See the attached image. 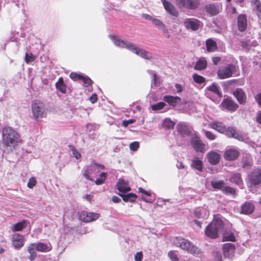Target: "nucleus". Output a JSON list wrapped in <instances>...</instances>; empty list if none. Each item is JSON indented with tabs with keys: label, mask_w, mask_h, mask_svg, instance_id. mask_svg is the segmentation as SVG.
Here are the masks:
<instances>
[{
	"label": "nucleus",
	"mask_w": 261,
	"mask_h": 261,
	"mask_svg": "<svg viewBox=\"0 0 261 261\" xmlns=\"http://www.w3.org/2000/svg\"><path fill=\"white\" fill-rule=\"evenodd\" d=\"M254 208L252 202H246L241 205V213L245 215L251 214L253 212Z\"/></svg>",
	"instance_id": "6ab92c4d"
},
{
	"label": "nucleus",
	"mask_w": 261,
	"mask_h": 261,
	"mask_svg": "<svg viewBox=\"0 0 261 261\" xmlns=\"http://www.w3.org/2000/svg\"><path fill=\"white\" fill-rule=\"evenodd\" d=\"M222 191L225 194H230L231 195L236 194L235 189L229 186H224Z\"/></svg>",
	"instance_id": "79ce46f5"
},
{
	"label": "nucleus",
	"mask_w": 261,
	"mask_h": 261,
	"mask_svg": "<svg viewBox=\"0 0 261 261\" xmlns=\"http://www.w3.org/2000/svg\"><path fill=\"white\" fill-rule=\"evenodd\" d=\"M72 154L76 159H80L81 156L80 153L76 149H72Z\"/></svg>",
	"instance_id": "4d7b16f0"
},
{
	"label": "nucleus",
	"mask_w": 261,
	"mask_h": 261,
	"mask_svg": "<svg viewBox=\"0 0 261 261\" xmlns=\"http://www.w3.org/2000/svg\"><path fill=\"white\" fill-rule=\"evenodd\" d=\"M249 182L251 186H256L261 184V168L256 169L250 174Z\"/></svg>",
	"instance_id": "6e6552de"
},
{
	"label": "nucleus",
	"mask_w": 261,
	"mask_h": 261,
	"mask_svg": "<svg viewBox=\"0 0 261 261\" xmlns=\"http://www.w3.org/2000/svg\"><path fill=\"white\" fill-rule=\"evenodd\" d=\"M224 225L222 219L218 216H215L213 221L205 228V236L211 239L217 238L219 232L222 230Z\"/></svg>",
	"instance_id": "20e7f679"
},
{
	"label": "nucleus",
	"mask_w": 261,
	"mask_h": 261,
	"mask_svg": "<svg viewBox=\"0 0 261 261\" xmlns=\"http://www.w3.org/2000/svg\"><path fill=\"white\" fill-rule=\"evenodd\" d=\"M205 95L211 99H212V97L215 96L220 97L221 93L220 91V87L215 84H212L211 86L207 87L205 91Z\"/></svg>",
	"instance_id": "ddd939ff"
},
{
	"label": "nucleus",
	"mask_w": 261,
	"mask_h": 261,
	"mask_svg": "<svg viewBox=\"0 0 261 261\" xmlns=\"http://www.w3.org/2000/svg\"><path fill=\"white\" fill-rule=\"evenodd\" d=\"M192 168L196 169L198 171H202L203 169V164L201 160L198 158H194L192 160L191 165Z\"/></svg>",
	"instance_id": "cd10ccee"
},
{
	"label": "nucleus",
	"mask_w": 261,
	"mask_h": 261,
	"mask_svg": "<svg viewBox=\"0 0 261 261\" xmlns=\"http://www.w3.org/2000/svg\"><path fill=\"white\" fill-rule=\"evenodd\" d=\"M152 22L153 24L156 27H158V28L163 31L164 32H167V30L166 29V26L163 24V23L159 19L156 18H153L152 20Z\"/></svg>",
	"instance_id": "e433bc0d"
},
{
	"label": "nucleus",
	"mask_w": 261,
	"mask_h": 261,
	"mask_svg": "<svg viewBox=\"0 0 261 261\" xmlns=\"http://www.w3.org/2000/svg\"><path fill=\"white\" fill-rule=\"evenodd\" d=\"M207 66V61L206 59L202 57L200 58L196 62L194 68L196 70H202L205 69Z\"/></svg>",
	"instance_id": "c756f323"
},
{
	"label": "nucleus",
	"mask_w": 261,
	"mask_h": 261,
	"mask_svg": "<svg viewBox=\"0 0 261 261\" xmlns=\"http://www.w3.org/2000/svg\"><path fill=\"white\" fill-rule=\"evenodd\" d=\"M56 86L58 90L63 93H65L66 92V86L64 83L62 77H60L58 82L56 83Z\"/></svg>",
	"instance_id": "f704fd0d"
},
{
	"label": "nucleus",
	"mask_w": 261,
	"mask_h": 261,
	"mask_svg": "<svg viewBox=\"0 0 261 261\" xmlns=\"http://www.w3.org/2000/svg\"><path fill=\"white\" fill-rule=\"evenodd\" d=\"M203 132H204L205 137L210 140H214L216 139V136L215 135H214L212 132L206 130H203Z\"/></svg>",
	"instance_id": "de8ad7c7"
},
{
	"label": "nucleus",
	"mask_w": 261,
	"mask_h": 261,
	"mask_svg": "<svg viewBox=\"0 0 261 261\" xmlns=\"http://www.w3.org/2000/svg\"><path fill=\"white\" fill-rule=\"evenodd\" d=\"M79 217L80 220L84 222H90L98 219L99 217V214L83 211L80 214Z\"/></svg>",
	"instance_id": "f8f14e48"
},
{
	"label": "nucleus",
	"mask_w": 261,
	"mask_h": 261,
	"mask_svg": "<svg viewBox=\"0 0 261 261\" xmlns=\"http://www.w3.org/2000/svg\"><path fill=\"white\" fill-rule=\"evenodd\" d=\"M120 195L122 197L123 200L125 201L134 202L136 200L137 198V196L132 193L126 195L120 194Z\"/></svg>",
	"instance_id": "4c0bfd02"
},
{
	"label": "nucleus",
	"mask_w": 261,
	"mask_h": 261,
	"mask_svg": "<svg viewBox=\"0 0 261 261\" xmlns=\"http://www.w3.org/2000/svg\"><path fill=\"white\" fill-rule=\"evenodd\" d=\"M211 184L214 189L222 191L225 185V182L223 180H213L211 181Z\"/></svg>",
	"instance_id": "72a5a7b5"
},
{
	"label": "nucleus",
	"mask_w": 261,
	"mask_h": 261,
	"mask_svg": "<svg viewBox=\"0 0 261 261\" xmlns=\"http://www.w3.org/2000/svg\"><path fill=\"white\" fill-rule=\"evenodd\" d=\"M117 189L122 194L125 193L130 190L127 181L123 179H119L117 184Z\"/></svg>",
	"instance_id": "a211bd4d"
},
{
	"label": "nucleus",
	"mask_w": 261,
	"mask_h": 261,
	"mask_svg": "<svg viewBox=\"0 0 261 261\" xmlns=\"http://www.w3.org/2000/svg\"><path fill=\"white\" fill-rule=\"evenodd\" d=\"M236 69V66L232 64H228L226 66L220 67L217 71L219 79H225L232 76V73Z\"/></svg>",
	"instance_id": "0eeeda50"
},
{
	"label": "nucleus",
	"mask_w": 261,
	"mask_h": 261,
	"mask_svg": "<svg viewBox=\"0 0 261 261\" xmlns=\"http://www.w3.org/2000/svg\"><path fill=\"white\" fill-rule=\"evenodd\" d=\"M215 259L216 261H221L222 260V256L220 253L216 252V255L215 256Z\"/></svg>",
	"instance_id": "bf43d9fd"
},
{
	"label": "nucleus",
	"mask_w": 261,
	"mask_h": 261,
	"mask_svg": "<svg viewBox=\"0 0 261 261\" xmlns=\"http://www.w3.org/2000/svg\"><path fill=\"white\" fill-rule=\"evenodd\" d=\"M220 60H221L220 58L218 57H215L213 58V59H212L213 62L215 65L217 64L218 63V62H220Z\"/></svg>",
	"instance_id": "680f3d73"
},
{
	"label": "nucleus",
	"mask_w": 261,
	"mask_h": 261,
	"mask_svg": "<svg viewBox=\"0 0 261 261\" xmlns=\"http://www.w3.org/2000/svg\"><path fill=\"white\" fill-rule=\"evenodd\" d=\"M97 98L96 94H93L90 97V100L92 103H94L97 101Z\"/></svg>",
	"instance_id": "13d9d810"
},
{
	"label": "nucleus",
	"mask_w": 261,
	"mask_h": 261,
	"mask_svg": "<svg viewBox=\"0 0 261 261\" xmlns=\"http://www.w3.org/2000/svg\"><path fill=\"white\" fill-rule=\"evenodd\" d=\"M163 4L166 10L173 16H177L178 12L174 7L169 2L166 0H162Z\"/></svg>",
	"instance_id": "393cba45"
},
{
	"label": "nucleus",
	"mask_w": 261,
	"mask_h": 261,
	"mask_svg": "<svg viewBox=\"0 0 261 261\" xmlns=\"http://www.w3.org/2000/svg\"><path fill=\"white\" fill-rule=\"evenodd\" d=\"M230 181L238 185L240 187H242L243 186V182L241 177V174L239 173L233 174L231 177Z\"/></svg>",
	"instance_id": "473e14b6"
},
{
	"label": "nucleus",
	"mask_w": 261,
	"mask_h": 261,
	"mask_svg": "<svg viewBox=\"0 0 261 261\" xmlns=\"http://www.w3.org/2000/svg\"><path fill=\"white\" fill-rule=\"evenodd\" d=\"M81 80L84 83V86L85 87L90 85L92 83L91 80L88 77H84L82 76Z\"/></svg>",
	"instance_id": "8fccbe9b"
},
{
	"label": "nucleus",
	"mask_w": 261,
	"mask_h": 261,
	"mask_svg": "<svg viewBox=\"0 0 261 261\" xmlns=\"http://www.w3.org/2000/svg\"><path fill=\"white\" fill-rule=\"evenodd\" d=\"M184 24L187 29H190L194 31L198 30L200 27V22L194 18L185 19Z\"/></svg>",
	"instance_id": "9d476101"
},
{
	"label": "nucleus",
	"mask_w": 261,
	"mask_h": 261,
	"mask_svg": "<svg viewBox=\"0 0 261 261\" xmlns=\"http://www.w3.org/2000/svg\"><path fill=\"white\" fill-rule=\"evenodd\" d=\"M142 17L145 19L149 20H151V21L153 18L150 15L146 14H142Z\"/></svg>",
	"instance_id": "e2e57ef3"
},
{
	"label": "nucleus",
	"mask_w": 261,
	"mask_h": 261,
	"mask_svg": "<svg viewBox=\"0 0 261 261\" xmlns=\"http://www.w3.org/2000/svg\"><path fill=\"white\" fill-rule=\"evenodd\" d=\"M20 134L12 127L5 126L2 129V143L4 147L15 148L21 143Z\"/></svg>",
	"instance_id": "f257e3e1"
},
{
	"label": "nucleus",
	"mask_w": 261,
	"mask_h": 261,
	"mask_svg": "<svg viewBox=\"0 0 261 261\" xmlns=\"http://www.w3.org/2000/svg\"><path fill=\"white\" fill-rule=\"evenodd\" d=\"M95 169L94 167H91L90 168L85 169L83 172V176L88 180H92L90 177V174H91V171Z\"/></svg>",
	"instance_id": "a18cd8bd"
},
{
	"label": "nucleus",
	"mask_w": 261,
	"mask_h": 261,
	"mask_svg": "<svg viewBox=\"0 0 261 261\" xmlns=\"http://www.w3.org/2000/svg\"><path fill=\"white\" fill-rule=\"evenodd\" d=\"M168 256L172 261L178 260V257L174 251L172 250L169 251L168 253Z\"/></svg>",
	"instance_id": "09e8293b"
},
{
	"label": "nucleus",
	"mask_w": 261,
	"mask_h": 261,
	"mask_svg": "<svg viewBox=\"0 0 261 261\" xmlns=\"http://www.w3.org/2000/svg\"><path fill=\"white\" fill-rule=\"evenodd\" d=\"M238 25L239 30L243 32L247 28V22L246 16L244 14L239 15L238 17Z\"/></svg>",
	"instance_id": "4be33fe9"
},
{
	"label": "nucleus",
	"mask_w": 261,
	"mask_h": 261,
	"mask_svg": "<svg viewBox=\"0 0 261 261\" xmlns=\"http://www.w3.org/2000/svg\"><path fill=\"white\" fill-rule=\"evenodd\" d=\"M178 131L182 136H189L191 133L185 123H180L178 125Z\"/></svg>",
	"instance_id": "7c9ffc66"
},
{
	"label": "nucleus",
	"mask_w": 261,
	"mask_h": 261,
	"mask_svg": "<svg viewBox=\"0 0 261 261\" xmlns=\"http://www.w3.org/2000/svg\"><path fill=\"white\" fill-rule=\"evenodd\" d=\"M35 56L32 53H25V60L27 63L32 62L35 60Z\"/></svg>",
	"instance_id": "49530a36"
},
{
	"label": "nucleus",
	"mask_w": 261,
	"mask_h": 261,
	"mask_svg": "<svg viewBox=\"0 0 261 261\" xmlns=\"http://www.w3.org/2000/svg\"><path fill=\"white\" fill-rule=\"evenodd\" d=\"M235 246L230 243H225L223 246V252L225 257L232 259L235 253Z\"/></svg>",
	"instance_id": "9b49d317"
},
{
	"label": "nucleus",
	"mask_w": 261,
	"mask_h": 261,
	"mask_svg": "<svg viewBox=\"0 0 261 261\" xmlns=\"http://www.w3.org/2000/svg\"><path fill=\"white\" fill-rule=\"evenodd\" d=\"M36 184V180L34 177H31L29 179L28 182V187L30 188H33Z\"/></svg>",
	"instance_id": "603ef678"
},
{
	"label": "nucleus",
	"mask_w": 261,
	"mask_h": 261,
	"mask_svg": "<svg viewBox=\"0 0 261 261\" xmlns=\"http://www.w3.org/2000/svg\"><path fill=\"white\" fill-rule=\"evenodd\" d=\"M109 37L113 41L114 44L118 47L126 48L136 55L140 56L142 58H144L145 59H151L152 58V55L150 53L143 49L138 48L135 44L131 42L120 39L118 37L112 35H110Z\"/></svg>",
	"instance_id": "7ed1b4c3"
},
{
	"label": "nucleus",
	"mask_w": 261,
	"mask_h": 261,
	"mask_svg": "<svg viewBox=\"0 0 261 261\" xmlns=\"http://www.w3.org/2000/svg\"><path fill=\"white\" fill-rule=\"evenodd\" d=\"M193 78L194 81L198 84H202L205 82V79L203 76L196 73L193 75Z\"/></svg>",
	"instance_id": "37998d69"
},
{
	"label": "nucleus",
	"mask_w": 261,
	"mask_h": 261,
	"mask_svg": "<svg viewBox=\"0 0 261 261\" xmlns=\"http://www.w3.org/2000/svg\"><path fill=\"white\" fill-rule=\"evenodd\" d=\"M192 147L197 152H203L206 150L205 145L200 140L197 135L193 136L191 139Z\"/></svg>",
	"instance_id": "1a4fd4ad"
},
{
	"label": "nucleus",
	"mask_w": 261,
	"mask_h": 261,
	"mask_svg": "<svg viewBox=\"0 0 261 261\" xmlns=\"http://www.w3.org/2000/svg\"><path fill=\"white\" fill-rule=\"evenodd\" d=\"M210 126L220 133H223L225 132L226 135L228 137H233L239 141H245L253 148H255L257 146L254 142L245 136L241 135L233 128L228 127L227 129H226L225 126L221 122L216 121L212 122L210 124Z\"/></svg>",
	"instance_id": "f03ea898"
},
{
	"label": "nucleus",
	"mask_w": 261,
	"mask_h": 261,
	"mask_svg": "<svg viewBox=\"0 0 261 261\" xmlns=\"http://www.w3.org/2000/svg\"><path fill=\"white\" fill-rule=\"evenodd\" d=\"M81 77L82 75L74 72L71 73L70 74V77L74 80H76L77 79L81 80Z\"/></svg>",
	"instance_id": "5fc2aeb1"
},
{
	"label": "nucleus",
	"mask_w": 261,
	"mask_h": 261,
	"mask_svg": "<svg viewBox=\"0 0 261 261\" xmlns=\"http://www.w3.org/2000/svg\"><path fill=\"white\" fill-rule=\"evenodd\" d=\"M233 95L240 103L242 104L246 101V96L245 93L241 89H237L233 92Z\"/></svg>",
	"instance_id": "b1692460"
},
{
	"label": "nucleus",
	"mask_w": 261,
	"mask_h": 261,
	"mask_svg": "<svg viewBox=\"0 0 261 261\" xmlns=\"http://www.w3.org/2000/svg\"><path fill=\"white\" fill-rule=\"evenodd\" d=\"M179 7H185L190 9L196 8L199 4V0H177Z\"/></svg>",
	"instance_id": "4468645a"
},
{
	"label": "nucleus",
	"mask_w": 261,
	"mask_h": 261,
	"mask_svg": "<svg viewBox=\"0 0 261 261\" xmlns=\"http://www.w3.org/2000/svg\"><path fill=\"white\" fill-rule=\"evenodd\" d=\"M206 158L211 164L215 165L219 162L220 154L215 151H211L207 153Z\"/></svg>",
	"instance_id": "dca6fc26"
},
{
	"label": "nucleus",
	"mask_w": 261,
	"mask_h": 261,
	"mask_svg": "<svg viewBox=\"0 0 261 261\" xmlns=\"http://www.w3.org/2000/svg\"><path fill=\"white\" fill-rule=\"evenodd\" d=\"M139 191L140 192L144 193V194H145V195H146L147 196H150V193L149 192L145 191V190H144L142 188H139Z\"/></svg>",
	"instance_id": "69168bd1"
},
{
	"label": "nucleus",
	"mask_w": 261,
	"mask_h": 261,
	"mask_svg": "<svg viewBox=\"0 0 261 261\" xmlns=\"http://www.w3.org/2000/svg\"><path fill=\"white\" fill-rule=\"evenodd\" d=\"M27 225V221L24 220L14 225L12 228L13 231H20L25 228Z\"/></svg>",
	"instance_id": "c9c22d12"
},
{
	"label": "nucleus",
	"mask_w": 261,
	"mask_h": 261,
	"mask_svg": "<svg viewBox=\"0 0 261 261\" xmlns=\"http://www.w3.org/2000/svg\"><path fill=\"white\" fill-rule=\"evenodd\" d=\"M112 200L114 203H118L121 200L120 198L116 196H114L112 197Z\"/></svg>",
	"instance_id": "0e129e2a"
},
{
	"label": "nucleus",
	"mask_w": 261,
	"mask_h": 261,
	"mask_svg": "<svg viewBox=\"0 0 261 261\" xmlns=\"http://www.w3.org/2000/svg\"><path fill=\"white\" fill-rule=\"evenodd\" d=\"M223 241L234 242L236 241V237L232 232H225L223 234Z\"/></svg>",
	"instance_id": "58836bf2"
},
{
	"label": "nucleus",
	"mask_w": 261,
	"mask_h": 261,
	"mask_svg": "<svg viewBox=\"0 0 261 261\" xmlns=\"http://www.w3.org/2000/svg\"><path fill=\"white\" fill-rule=\"evenodd\" d=\"M36 247V250L42 252H46L49 251L51 249L50 244H44L42 242L34 243Z\"/></svg>",
	"instance_id": "5701e85b"
},
{
	"label": "nucleus",
	"mask_w": 261,
	"mask_h": 261,
	"mask_svg": "<svg viewBox=\"0 0 261 261\" xmlns=\"http://www.w3.org/2000/svg\"><path fill=\"white\" fill-rule=\"evenodd\" d=\"M206 50L208 52H213L217 50V43L213 39H208L206 41Z\"/></svg>",
	"instance_id": "bb28decb"
},
{
	"label": "nucleus",
	"mask_w": 261,
	"mask_h": 261,
	"mask_svg": "<svg viewBox=\"0 0 261 261\" xmlns=\"http://www.w3.org/2000/svg\"><path fill=\"white\" fill-rule=\"evenodd\" d=\"M252 6L256 10L258 18L261 20V5L258 0H251Z\"/></svg>",
	"instance_id": "2f4dec72"
},
{
	"label": "nucleus",
	"mask_w": 261,
	"mask_h": 261,
	"mask_svg": "<svg viewBox=\"0 0 261 261\" xmlns=\"http://www.w3.org/2000/svg\"><path fill=\"white\" fill-rule=\"evenodd\" d=\"M162 125L165 128L172 129L174 127V123L170 119L166 118L164 119Z\"/></svg>",
	"instance_id": "ea45409f"
},
{
	"label": "nucleus",
	"mask_w": 261,
	"mask_h": 261,
	"mask_svg": "<svg viewBox=\"0 0 261 261\" xmlns=\"http://www.w3.org/2000/svg\"><path fill=\"white\" fill-rule=\"evenodd\" d=\"M139 147V143L138 142H134L130 144L129 148L131 150L136 151Z\"/></svg>",
	"instance_id": "3c124183"
},
{
	"label": "nucleus",
	"mask_w": 261,
	"mask_h": 261,
	"mask_svg": "<svg viewBox=\"0 0 261 261\" xmlns=\"http://www.w3.org/2000/svg\"><path fill=\"white\" fill-rule=\"evenodd\" d=\"M135 122L134 119H129L128 120H124L122 122V125L124 127H127L129 124L133 123Z\"/></svg>",
	"instance_id": "6e6d98bb"
},
{
	"label": "nucleus",
	"mask_w": 261,
	"mask_h": 261,
	"mask_svg": "<svg viewBox=\"0 0 261 261\" xmlns=\"http://www.w3.org/2000/svg\"><path fill=\"white\" fill-rule=\"evenodd\" d=\"M166 105V103L164 102H159L156 104L151 105V108L153 111H158L162 110Z\"/></svg>",
	"instance_id": "a19ab883"
},
{
	"label": "nucleus",
	"mask_w": 261,
	"mask_h": 261,
	"mask_svg": "<svg viewBox=\"0 0 261 261\" xmlns=\"http://www.w3.org/2000/svg\"><path fill=\"white\" fill-rule=\"evenodd\" d=\"M255 99L258 104L261 106V93L258 94L256 95Z\"/></svg>",
	"instance_id": "774afa93"
},
{
	"label": "nucleus",
	"mask_w": 261,
	"mask_h": 261,
	"mask_svg": "<svg viewBox=\"0 0 261 261\" xmlns=\"http://www.w3.org/2000/svg\"><path fill=\"white\" fill-rule=\"evenodd\" d=\"M27 250L28 253H29V258L31 260H34L36 256H37V253L36 252V247L35 246V245L34 243H32L30 244L27 247Z\"/></svg>",
	"instance_id": "c85d7f7f"
},
{
	"label": "nucleus",
	"mask_w": 261,
	"mask_h": 261,
	"mask_svg": "<svg viewBox=\"0 0 261 261\" xmlns=\"http://www.w3.org/2000/svg\"><path fill=\"white\" fill-rule=\"evenodd\" d=\"M173 244L193 255H198L200 253V249L190 241L181 237H175L173 240Z\"/></svg>",
	"instance_id": "39448f33"
},
{
	"label": "nucleus",
	"mask_w": 261,
	"mask_h": 261,
	"mask_svg": "<svg viewBox=\"0 0 261 261\" xmlns=\"http://www.w3.org/2000/svg\"><path fill=\"white\" fill-rule=\"evenodd\" d=\"M222 107L229 111H235L238 106L231 98H226L223 99L221 103Z\"/></svg>",
	"instance_id": "2eb2a0df"
},
{
	"label": "nucleus",
	"mask_w": 261,
	"mask_h": 261,
	"mask_svg": "<svg viewBox=\"0 0 261 261\" xmlns=\"http://www.w3.org/2000/svg\"><path fill=\"white\" fill-rule=\"evenodd\" d=\"M194 215L198 218L207 219L209 216V212L205 207H198L195 209Z\"/></svg>",
	"instance_id": "412c9836"
},
{
	"label": "nucleus",
	"mask_w": 261,
	"mask_h": 261,
	"mask_svg": "<svg viewBox=\"0 0 261 261\" xmlns=\"http://www.w3.org/2000/svg\"><path fill=\"white\" fill-rule=\"evenodd\" d=\"M12 242L15 248L19 249L24 244V237L22 235L15 233L13 236Z\"/></svg>",
	"instance_id": "f3484780"
},
{
	"label": "nucleus",
	"mask_w": 261,
	"mask_h": 261,
	"mask_svg": "<svg viewBox=\"0 0 261 261\" xmlns=\"http://www.w3.org/2000/svg\"><path fill=\"white\" fill-rule=\"evenodd\" d=\"M107 177L106 173H101L100 174L99 177L95 180V184L97 185L102 184L105 180Z\"/></svg>",
	"instance_id": "c03bdc74"
},
{
	"label": "nucleus",
	"mask_w": 261,
	"mask_h": 261,
	"mask_svg": "<svg viewBox=\"0 0 261 261\" xmlns=\"http://www.w3.org/2000/svg\"><path fill=\"white\" fill-rule=\"evenodd\" d=\"M32 112L34 119H37L44 116L45 109L43 102L36 100L32 104Z\"/></svg>",
	"instance_id": "423d86ee"
},
{
	"label": "nucleus",
	"mask_w": 261,
	"mask_h": 261,
	"mask_svg": "<svg viewBox=\"0 0 261 261\" xmlns=\"http://www.w3.org/2000/svg\"><path fill=\"white\" fill-rule=\"evenodd\" d=\"M139 191L140 192L144 193V194H145V195H146L147 196H150V193L149 192L145 191V190H144L142 188H139Z\"/></svg>",
	"instance_id": "338daca9"
},
{
	"label": "nucleus",
	"mask_w": 261,
	"mask_h": 261,
	"mask_svg": "<svg viewBox=\"0 0 261 261\" xmlns=\"http://www.w3.org/2000/svg\"><path fill=\"white\" fill-rule=\"evenodd\" d=\"M164 100L172 106H175L181 101L180 97L178 96H165L163 98Z\"/></svg>",
	"instance_id": "a878e982"
},
{
	"label": "nucleus",
	"mask_w": 261,
	"mask_h": 261,
	"mask_svg": "<svg viewBox=\"0 0 261 261\" xmlns=\"http://www.w3.org/2000/svg\"><path fill=\"white\" fill-rule=\"evenodd\" d=\"M143 259V253L141 251L138 252L135 255V261H142Z\"/></svg>",
	"instance_id": "864d4df0"
},
{
	"label": "nucleus",
	"mask_w": 261,
	"mask_h": 261,
	"mask_svg": "<svg viewBox=\"0 0 261 261\" xmlns=\"http://www.w3.org/2000/svg\"><path fill=\"white\" fill-rule=\"evenodd\" d=\"M175 87L176 89L177 92L178 93H180L182 91V87L179 84H176L175 85Z\"/></svg>",
	"instance_id": "052dcab7"
},
{
	"label": "nucleus",
	"mask_w": 261,
	"mask_h": 261,
	"mask_svg": "<svg viewBox=\"0 0 261 261\" xmlns=\"http://www.w3.org/2000/svg\"><path fill=\"white\" fill-rule=\"evenodd\" d=\"M239 152L235 149H229L225 151L224 157L226 160L232 161L236 160L239 156Z\"/></svg>",
	"instance_id": "aec40b11"
}]
</instances>
